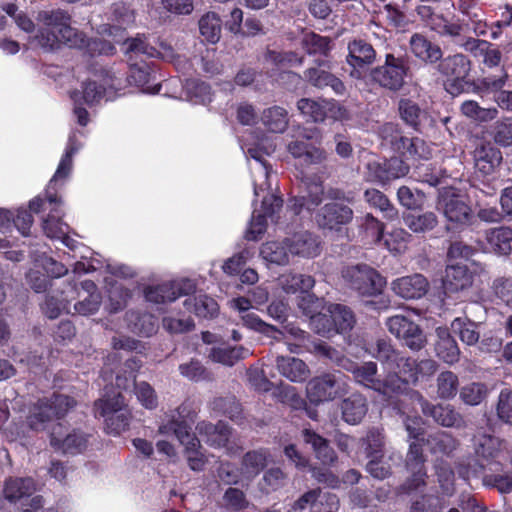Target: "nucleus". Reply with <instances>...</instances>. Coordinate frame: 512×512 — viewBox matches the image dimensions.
I'll return each instance as SVG.
<instances>
[{
	"mask_svg": "<svg viewBox=\"0 0 512 512\" xmlns=\"http://www.w3.org/2000/svg\"><path fill=\"white\" fill-rule=\"evenodd\" d=\"M243 153L254 160L250 166L254 188L253 212L246 231V239L256 241L266 231L267 220L277 223V212L282 207L283 200L268 192L270 189V170L265 156L275 150V145L261 131H253L240 142Z\"/></svg>",
	"mask_w": 512,
	"mask_h": 512,
	"instance_id": "obj_1",
	"label": "nucleus"
},
{
	"mask_svg": "<svg viewBox=\"0 0 512 512\" xmlns=\"http://www.w3.org/2000/svg\"><path fill=\"white\" fill-rule=\"evenodd\" d=\"M86 135L82 130L74 129L70 132L65 151L60 159L58 167L50 179L46 190L45 198L37 196L29 202V210L33 213L49 209V214L43 218L42 228L45 235L54 241H59L69 250L76 252L78 248H83L79 243L69 236V226L62 221V210L60 207L61 199L58 197V189L62 187L68 179L73 168V157L83 147L81 138Z\"/></svg>",
	"mask_w": 512,
	"mask_h": 512,
	"instance_id": "obj_2",
	"label": "nucleus"
},
{
	"mask_svg": "<svg viewBox=\"0 0 512 512\" xmlns=\"http://www.w3.org/2000/svg\"><path fill=\"white\" fill-rule=\"evenodd\" d=\"M160 48L161 50L155 48L144 34H137L135 37L127 38L122 45L129 65V73L126 76V80L130 84L142 88L144 93L151 95H156L160 92L161 84H150L155 79V72L151 62H147V59L174 56L173 49L169 44L161 42Z\"/></svg>",
	"mask_w": 512,
	"mask_h": 512,
	"instance_id": "obj_3",
	"label": "nucleus"
},
{
	"mask_svg": "<svg viewBox=\"0 0 512 512\" xmlns=\"http://www.w3.org/2000/svg\"><path fill=\"white\" fill-rule=\"evenodd\" d=\"M471 457L457 465V473L465 481L479 479L486 470L502 471L500 460L504 441L486 432H476L470 440Z\"/></svg>",
	"mask_w": 512,
	"mask_h": 512,
	"instance_id": "obj_4",
	"label": "nucleus"
},
{
	"mask_svg": "<svg viewBox=\"0 0 512 512\" xmlns=\"http://www.w3.org/2000/svg\"><path fill=\"white\" fill-rule=\"evenodd\" d=\"M341 276L345 285L358 295L371 297L364 305L374 311L389 307V300L382 295L386 280L377 270L366 264L348 265L342 268Z\"/></svg>",
	"mask_w": 512,
	"mask_h": 512,
	"instance_id": "obj_5",
	"label": "nucleus"
},
{
	"mask_svg": "<svg viewBox=\"0 0 512 512\" xmlns=\"http://www.w3.org/2000/svg\"><path fill=\"white\" fill-rule=\"evenodd\" d=\"M120 84V79L109 73H106L100 81L96 79L85 81L81 86V91H74L71 95L74 100L73 114L76 122L85 127L90 121L89 113L82 107V104L93 107L99 105L103 100H113Z\"/></svg>",
	"mask_w": 512,
	"mask_h": 512,
	"instance_id": "obj_6",
	"label": "nucleus"
},
{
	"mask_svg": "<svg viewBox=\"0 0 512 512\" xmlns=\"http://www.w3.org/2000/svg\"><path fill=\"white\" fill-rule=\"evenodd\" d=\"M74 405V399L63 394L39 398L29 407L27 424L32 430L43 431L54 420L64 417Z\"/></svg>",
	"mask_w": 512,
	"mask_h": 512,
	"instance_id": "obj_7",
	"label": "nucleus"
},
{
	"mask_svg": "<svg viewBox=\"0 0 512 512\" xmlns=\"http://www.w3.org/2000/svg\"><path fill=\"white\" fill-rule=\"evenodd\" d=\"M410 67L402 54L386 53L384 62L371 70L374 83L392 92L399 91L405 84Z\"/></svg>",
	"mask_w": 512,
	"mask_h": 512,
	"instance_id": "obj_8",
	"label": "nucleus"
},
{
	"mask_svg": "<svg viewBox=\"0 0 512 512\" xmlns=\"http://www.w3.org/2000/svg\"><path fill=\"white\" fill-rule=\"evenodd\" d=\"M95 415L104 418L107 432L113 435H119L125 431L131 418L125 399L120 392L107 395L96 401Z\"/></svg>",
	"mask_w": 512,
	"mask_h": 512,
	"instance_id": "obj_9",
	"label": "nucleus"
},
{
	"mask_svg": "<svg viewBox=\"0 0 512 512\" xmlns=\"http://www.w3.org/2000/svg\"><path fill=\"white\" fill-rule=\"evenodd\" d=\"M288 153L305 165H321L327 159V152L321 147V135L317 129L304 130L300 136L290 140Z\"/></svg>",
	"mask_w": 512,
	"mask_h": 512,
	"instance_id": "obj_10",
	"label": "nucleus"
},
{
	"mask_svg": "<svg viewBox=\"0 0 512 512\" xmlns=\"http://www.w3.org/2000/svg\"><path fill=\"white\" fill-rule=\"evenodd\" d=\"M380 135L395 152L407 159H428L431 154L424 140L402 135L394 123L383 124L380 128Z\"/></svg>",
	"mask_w": 512,
	"mask_h": 512,
	"instance_id": "obj_11",
	"label": "nucleus"
},
{
	"mask_svg": "<svg viewBox=\"0 0 512 512\" xmlns=\"http://www.w3.org/2000/svg\"><path fill=\"white\" fill-rule=\"evenodd\" d=\"M37 20L44 26L56 31L63 44L72 48H81L86 44L83 33L72 27L71 15L63 9L42 10L38 13Z\"/></svg>",
	"mask_w": 512,
	"mask_h": 512,
	"instance_id": "obj_12",
	"label": "nucleus"
},
{
	"mask_svg": "<svg viewBox=\"0 0 512 512\" xmlns=\"http://www.w3.org/2000/svg\"><path fill=\"white\" fill-rule=\"evenodd\" d=\"M197 290V283L190 278H179L164 281L144 288V298L152 304H166L176 301L182 296H191Z\"/></svg>",
	"mask_w": 512,
	"mask_h": 512,
	"instance_id": "obj_13",
	"label": "nucleus"
},
{
	"mask_svg": "<svg viewBox=\"0 0 512 512\" xmlns=\"http://www.w3.org/2000/svg\"><path fill=\"white\" fill-rule=\"evenodd\" d=\"M347 389L346 377L340 371L314 377L306 387L309 400L315 404L332 401L345 394Z\"/></svg>",
	"mask_w": 512,
	"mask_h": 512,
	"instance_id": "obj_14",
	"label": "nucleus"
},
{
	"mask_svg": "<svg viewBox=\"0 0 512 512\" xmlns=\"http://www.w3.org/2000/svg\"><path fill=\"white\" fill-rule=\"evenodd\" d=\"M409 168V165L400 157L381 159L371 155L365 163V178L369 182L386 185L393 180L405 177Z\"/></svg>",
	"mask_w": 512,
	"mask_h": 512,
	"instance_id": "obj_15",
	"label": "nucleus"
},
{
	"mask_svg": "<svg viewBox=\"0 0 512 512\" xmlns=\"http://www.w3.org/2000/svg\"><path fill=\"white\" fill-rule=\"evenodd\" d=\"M422 4L416 6L415 12L421 22L440 37L456 38L461 35L463 26L458 21H450L444 14L437 12L431 4L441 0H419Z\"/></svg>",
	"mask_w": 512,
	"mask_h": 512,
	"instance_id": "obj_16",
	"label": "nucleus"
},
{
	"mask_svg": "<svg viewBox=\"0 0 512 512\" xmlns=\"http://www.w3.org/2000/svg\"><path fill=\"white\" fill-rule=\"evenodd\" d=\"M478 58L482 59L485 68L494 69L495 73H486L481 80L484 88L490 91L501 90L508 79V73L502 62V52L500 49L488 41V47L481 50Z\"/></svg>",
	"mask_w": 512,
	"mask_h": 512,
	"instance_id": "obj_17",
	"label": "nucleus"
},
{
	"mask_svg": "<svg viewBox=\"0 0 512 512\" xmlns=\"http://www.w3.org/2000/svg\"><path fill=\"white\" fill-rule=\"evenodd\" d=\"M409 443L406 467L410 471L411 477L400 486L401 493L408 495L424 486L426 478L425 457L423 454V446L426 441H411Z\"/></svg>",
	"mask_w": 512,
	"mask_h": 512,
	"instance_id": "obj_18",
	"label": "nucleus"
},
{
	"mask_svg": "<svg viewBox=\"0 0 512 512\" xmlns=\"http://www.w3.org/2000/svg\"><path fill=\"white\" fill-rule=\"evenodd\" d=\"M63 285V288L56 287L49 290L45 300L40 304L42 313L49 319H56L64 312L70 313L71 300L75 295L82 297L76 283L68 281Z\"/></svg>",
	"mask_w": 512,
	"mask_h": 512,
	"instance_id": "obj_19",
	"label": "nucleus"
},
{
	"mask_svg": "<svg viewBox=\"0 0 512 512\" xmlns=\"http://www.w3.org/2000/svg\"><path fill=\"white\" fill-rule=\"evenodd\" d=\"M229 307L240 314L242 324L250 330L261 333L266 337H279L281 334L278 327L266 323L257 314L249 312L252 302L249 297L238 296L228 302Z\"/></svg>",
	"mask_w": 512,
	"mask_h": 512,
	"instance_id": "obj_20",
	"label": "nucleus"
},
{
	"mask_svg": "<svg viewBox=\"0 0 512 512\" xmlns=\"http://www.w3.org/2000/svg\"><path fill=\"white\" fill-rule=\"evenodd\" d=\"M346 371L352 373L356 383L384 396H390L389 381H387V378L385 380L379 378L378 367L375 362L368 361L359 364L351 360Z\"/></svg>",
	"mask_w": 512,
	"mask_h": 512,
	"instance_id": "obj_21",
	"label": "nucleus"
},
{
	"mask_svg": "<svg viewBox=\"0 0 512 512\" xmlns=\"http://www.w3.org/2000/svg\"><path fill=\"white\" fill-rule=\"evenodd\" d=\"M351 207L343 203L329 202L320 207L315 214V221L322 229L338 231L353 219Z\"/></svg>",
	"mask_w": 512,
	"mask_h": 512,
	"instance_id": "obj_22",
	"label": "nucleus"
},
{
	"mask_svg": "<svg viewBox=\"0 0 512 512\" xmlns=\"http://www.w3.org/2000/svg\"><path fill=\"white\" fill-rule=\"evenodd\" d=\"M502 159V152L495 143L487 140H480L476 143L473 160L477 174L483 177L494 175Z\"/></svg>",
	"mask_w": 512,
	"mask_h": 512,
	"instance_id": "obj_23",
	"label": "nucleus"
},
{
	"mask_svg": "<svg viewBox=\"0 0 512 512\" xmlns=\"http://www.w3.org/2000/svg\"><path fill=\"white\" fill-rule=\"evenodd\" d=\"M306 190L304 194L289 198L287 203V213L292 216H300L304 212L310 215L323 200L324 188L321 181H311L305 183Z\"/></svg>",
	"mask_w": 512,
	"mask_h": 512,
	"instance_id": "obj_24",
	"label": "nucleus"
},
{
	"mask_svg": "<svg viewBox=\"0 0 512 512\" xmlns=\"http://www.w3.org/2000/svg\"><path fill=\"white\" fill-rule=\"evenodd\" d=\"M440 203L443 205V212L449 222L460 226L472 225L474 216L471 208L464 198L450 188L440 194Z\"/></svg>",
	"mask_w": 512,
	"mask_h": 512,
	"instance_id": "obj_25",
	"label": "nucleus"
},
{
	"mask_svg": "<svg viewBox=\"0 0 512 512\" xmlns=\"http://www.w3.org/2000/svg\"><path fill=\"white\" fill-rule=\"evenodd\" d=\"M291 256L311 259L320 254L321 241L313 232L304 230L285 238Z\"/></svg>",
	"mask_w": 512,
	"mask_h": 512,
	"instance_id": "obj_26",
	"label": "nucleus"
},
{
	"mask_svg": "<svg viewBox=\"0 0 512 512\" xmlns=\"http://www.w3.org/2000/svg\"><path fill=\"white\" fill-rule=\"evenodd\" d=\"M394 366L387 375L390 395L400 392L407 384L417 381L416 360L405 357L401 353Z\"/></svg>",
	"mask_w": 512,
	"mask_h": 512,
	"instance_id": "obj_27",
	"label": "nucleus"
},
{
	"mask_svg": "<svg viewBox=\"0 0 512 512\" xmlns=\"http://www.w3.org/2000/svg\"><path fill=\"white\" fill-rule=\"evenodd\" d=\"M280 331L279 337H270L276 341H284L290 352L295 354L303 353L304 351L311 352L315 340L308 332L301 329L294 323H288L283 326Z\"/></svg>",
	"mask_w": 512,
	"mask_h": 512,
	"instance_id": "obj_28",
	"label": "nucleus"
},
{
	"mask_svg": "<svg viewBox=\"0 0 512 512\" xmlns=\"http://www.w3.org/2000/svg\"><path fill=\"white\" fill-rule=\"evenodd\" d=\"M472 273L465 264L457 262L449 264L443 278L444 294L450 297L452 294L462 292L472 285Z\"/></svg>",
	"mask_w": 512,
	"mask_h": 512,
	"instance_id": "obj_29",
	"label": "nucleus"
},
{
	"mask_svg": "<svg viewBox=\"0 0 512 512\" xmlns=\"http://www.w3.org/2000/svg\"><path fill=\"white\" fill-rule=\"evenodd\" d=\"M420 407L425 416L432 417L441 426L460 427L463 423L461 414L450 404H432L421 397Z\"/></svg>",
	"mask_w": 512,
	"mask_h": 512,
	"instance_id": "obj_30",
	"label": "nucleus"
},
{
	"mask_svg": "<svg viewBox=\"0 0 512 512\" xmlns=\"http://www.w3.org/2000/svg\"><path fill=\"white\" fill-rule=\"evenodd\" d=\"M409 49L420 62L434 65L443 56L441 47L421 33H414L409 39Z\"/></svg>",
	"mask_w": 512,
	"mask_h": 512,
	"instance_id": "obj_31",
	"label": "nucleus"
},
{
	"mask_svg": "<svg viewBox=\"0 0 512 512\" xmlns=\"http://www.w3.org/2000/svg\"><path fill=\"white\" fill-rule=\"evenodd\" d=\"M195 429L206 444L213 448L226 447L231 436V427L222 420L216 424L201 421L197 423Z\"/></svg>",
	"mask_w": 512,
	"mask_h": 512,
	"instance_id": "obj_32",
	"label": "nucleus"
},
{
	"mask_svg": "<svg viewBox=\"0 0 512 512\" xmlns=\"http://www.w3.org/2000/svg\"><path fill=\"white\" fill-rule=\"evenodd\" d=\"M428 281L421 274L397 278L392 282V290L404 299H420L428 291Z\"/></svg>",
	"mask_w": 512,
	"mask_h": 512,
	"instance_id": "obj_33",
	"label": "nucleus"
},
{
	"mask_svg": "<svg viewBox=\"0 0 512 512\" xmlns=\"http://www.w3.org/2000/svg\"><path fill=\"white\" fill-rule=\"evenodd\" d=\"M88 443V435L80 430H73L65 437L58 435L56 428L50 434V444L56 450L64 454L77 455L85 451Z\"/></svg>",
	"mask_w": 512,
	"mask_h": 512,
	"instance_id": "obj_34",
	"label": "nucleus"
},
{
	"mask_svg": "<svg viewBox=\"0 0 512 512\" xmlns=\"http://www.w3.org/2000/svg\"><path fill=\"white\" fill-rule=\"evenodd\" d=\"M437 71L446 78L466 79L471 70V62L469 58L462 54L456 53L441 57L437 62Z\"/></svg>",
	"mask_w": 512,
	"mask_h": 512,
	"instance_id": "obj_35",
	"label": "nucleus"
},
{
	"mask_svg": "<svg viewBox=\"0 0 512 512\" xmlns=\"http://www.w3.org/2000/svg\"><path fill=\"white\" fill-rule=\"evenodd\" d=\"M36 490L35 482L31 477L11 478L6 481L4 494L10 502L20 501L22 506L30 508V498Z\"/></svg>",
	"mask_w": 512,
	"mask_h": 512,
	"instance_id": "obj_36",
	"label": "nucleus"
},
{
	"mask_svg": "<svg viewBox=\"0 0 512 512\" xmlns=\"http://www.w3.org/2000/svg\"><path fill=\"white\" fill-rule=\"evenodd\" d=\"M435 332L437 337L435 352L438 358L450 365L458 362L460 348L450 330L446 327H438Z\"/></svg>",
	"mask_w": 512,
	"mask_h": 512,
	"instance_id": "obj_37",
	"label": "nucleus"
},
{
	"mask_svg": "<svg viewBox=\"0 0 512 512\" xmlns=\"http://www.w3.org/2000/svg\"><path fill=\"white\" fill-rule=\"evenodd\" d=\"M342 419L349 425L359 424L368 411L367 399L359 394L354 393L343 399L340 404Z\"/></svg>",
	"mask_w": 512,
	"mask_h": 512,
	"instance_id": "obj_38",
	"label": "nucleus"
},
{
	"mask_svg": "<svg viewBox=\"0 0 512 512\" xmlns=\"http://www.w3.org/2000/svg\"><path fill=\"white\" fill-rule=\"evenodd\" d=\"M251 354V350L243 345H220L211 347L208 357L215 363L231 367Z\"/></svg>",
	"mask_w": 512,
	"mask_h": 512,
	"instance_id": "obj_39",
	"label": "nucleus"
},
{
	"mask_svg": "<svg viewBox=\"0 0 512 512\" xmlns=\"http://www.w3.org/2000/svg\"><path fill=\"white\" fill-rule=\"evenodd\" d=\"M398 110L403 122L417 132H421L428 120V112L410 100L401 99L399 101Z\"/></svg>",
	"mask_w": 512,
	"mask_h": 512,
	"instance_id": "obj_40",
	"label": "nucleus"
},
{
	"mask_svg": "<svg viewBox=\"0 0 512 512\" xmlns=\"http://www.w3.org/2000/svg\"><path fill=\"white\" fill-rule=\"evenodd\" d=\"M276 367L279 373L291 382L305 381L309 375L305 362L292 356H277Z\"/></svg>",
	"mask_w": 512,
	"mask_h": 512,
	"instance_id": "obj_41",
	"label": "nucleus"
},
{
	"mask_svg": "<svg viewBox=\"0 0 512 512\" xmlns=\"http://www.w3.org/2000/svg\"><path fill=\"white\" fill-rule=\"evenodd\" d=\"M192 424L186 420L176 421L167 420L166 423L160 425L159 432L161 434H174L181 445L186 447H194L200 441L195 433L192 432Z\"/></svg>",
	"mask_w": 512,
	"mask_h": 512,
	"instance_id": "obj_42",
	"label": "nucleus"
},
{
	"mask_svg": "<svg viewBox=\"0 0 512 512\" xmlns=\"http://www.w3.org/2000/svg\"><path fill=\"white\" fill-rule=\"evenodd\" d=\"M181 97L192 104L206 105L212 101L211 87L199 79H185L182 84Z\"/></svg>",
	"mask_w": 512,
	"mask_h": 512,
	"instance_id": "obj_43",
	"label": "nucleus"
},
{
	"mask_svg": "<svg viewBox=\"0 0 512 512\" xmlns=\"http://www.w3.org/2000/svg\"><path fill=\"white\" fill-rule=\"evenodd\" d=\"M301 47L309 56H318V59H327L332 50V40L313 31L303 34Z\"/></svg>",
	"mask_w": 512,
	"mask_h": 512,
	"instance_id": "obj_44",
	"label": "nucleus"
},
{
	"mask_svg": "<svg viewBox=\"0 0 512 512\" xmlns=\"http://www.w3.org/2000/svg\"><path fill=\"white\" fill-rule=\"evenodd\" d=\"M187 312L194 313L199 318L211 319L219 312L218 303L206 294L195 297L187 296L183 302Z\"/></svg>",
	"mask_w": 512,
	"mask_h": 512,
	"instance_id": "obj_45",
	"label": "nucleus"
},
{
	"mask_svg": "<svg viewBox=\"0 0 512 512\" xmlns=\"http://www.w3.org/2000/svg\"><path fill=\"white\" fill-rule=\"evenodd\" d=\"M209 406L214 414L226 416L236 424H240L243 420L241 404L233 395L215 397Z\"/></svg>",
	"mask_w": 512,
	"mask_h": 512,
	"instance_id": "obj_46",
	"label": "nucleus"
},
{
	"mask_svg": "<svg viewBox=\"0 0 512 512\" xmlns=\"http://www.w3.org/2000/svg\"><path fill=\"white\" fill-rule=\"evenodd\" d=\"M348 63L353 67L362 68L371 64L376 57L373 46L362 39H355L348 44Z\"/></svg>",
	"mask_w": 512,
	"mask_h": 512,
	"instance_id": "obj_47",
	"label": "nucleus"
},
{
	"mask_svg": "<svg viewBox=\"0 0 512 512\" xmlns=\"http://www.w3.org/2000/svg\"><path fill=\"white\" fill-rule=\"evenodd\" d=\"M489 248L497 255L507 256L512 251V228L501 226L486 233Z\"/></svg>",
	"mask_w": 512,
	"mask_h": 512,
	"instance_id": "obj_48",
	"label": "nucleus"
},
{
	"mask_svg": "<svg viewBox=\"0 0 512 512\" xmlns=\"http://www.w3.org/2000/svg\"><path fill=\"white\" fill-rule=\"evenodd\" d=\"M130 330L139 336L150 337L158 329V321L150 313L130 311L126 314Z\"/></svg>",
	"mask_w": 512,
	"mask_h": 512,
	"instance_id": "obj_49",
	"label": "nucleus"
},
{
	"mask_svg": "<svg viewBox=\"0 0 512 512\" xmlns=\"http://www.w3.org/2000/svg\"><path fill=\"white\" fill-rule=\"evenodd\" d=\"M451 332L468 346L475 345L480 338L479 324L468 317H456L450 325Z\"/></svg>",
	"mask_w": 512,
	"mask_h": 512,
	"instance_id": "obj_50",
	"label": "nucleus"
},
{
	"mask_svg": "<svg viewBox=\"0 0 512 512\" xmlns=\"http://www.w3.org/2000/svg\"><path fill=\"white\" fill-rule=\"evenodd\" d=\"M278 285L288 294L302 293L310 291L315 285V280L310 275L285 273L278 278Z\"/></svg>",
	"mask_w": 512,
	"mask_h": 512,
	"instance_id": "obj_51",
	"label": "nucleus"
},
{
	"mask_svg": "<svg viewBox=\"0 0 512 512\" xmlns=\"http://www.w3.org/2000/svg\"><path fill=\"white\" fill-rule=\"evenodd\" d=\"M260 255L267 263L279 266L289 264L291 256L285 239L282 242L269 241L264 243L261 246Z\"/></svg>",
	"mask_w": 512,
	"mask_h": 512,
	"instance_id": "obj_52",
	"label": "nucleus"
},
{
	"mask_svg": "<svg viewBox=\"0 0 512 512\" xmlns=\"http://www.w3.org/2000/svg\"><path fill=\"white\" fill-rule=\"evenodd\" d=\"M269 453L265 449L252 450L244 454L241 461L242 474L254 478L267 466Z\"/></svg>",
	"mask_w": 512,
	"mask_h": 512,
	"instance_id": "obj_53",
	"label": "nucleus"
},
{
	"mask_svg": "<svg viewBox=\"0 0 512 512\" xmlns=\"http://www.w3.org/2000/svg\"><path fill=\"white\" fill-rule=\"evenodd\" d=\"M403 219L405 225L414 233H427L438 225V217L433 211L408 213Z\"/></svg>",
	"mask_w": 512,
	"mask_h": 512,
	"instance_id": "obj_54",
	"label": "nucleus"
},
{
	"mask_svg": "<svg viewBox=\"0 0 512 512\" xmlns=\"http://www.w3.org/2000/svg\"><path fill=\"white\" fill-rule=\"evenodd\" d=\"M360 445L364 450L366 458L383 457L385 446L383 429L378 427L370 428L365 437L361 439Z\"/></svg>",
	"mask_w": 512,
	"mask_h": 512,
	"instance_id": "obj_55",
	"label": "nucleus"
},
{
	"mask_svg": "<svg viewBox=\"0 0 512 512\" xmlns=\"http://www.w3.org/2000/svg\"><path fill=\"white\" fill-rule=\"evenodd\" d=\"M459 442L450 433L438 431L430 434L426 439V445L433 454L450 455L456 450Z\"/></svg>",
	"mask_w": 512,
	"mask_h": 512,
	"instance_id": "obj_56",
	"label": "nucleus"
},
{
	"mask_svg": "<svg viewBox=\"0 0 512 512\" xmlns=\"http://www.w3.org/2000/svg\"><path fill=\"white\" fill-rule=\"evenodd\" d=\"M371 354L381 363L384 370L388 373L391 368L395 367L394 365L396 360L399 359L401 352L396 350L389 340L381 338L378 339L372 347Z\"/></svg>",
	"mask_w": 512,
	"mask_h": 512,
	"instance_id": "obj_57",
	"label": "nucleus"
},
{
	"mask_svg": "<svg viewBox=\"0 0 512 512\" xmlns=\"http://www.w3.org/2000/svg\"><path fill=\"white\" fill-rule=\"evenodd\" d=\"M329 313L332 314L336 334H346L353 329L356 319L353 311L348 306L333 304L329 308Z\"/></svg>",
	"mask_w": 512,
	"mask_h": 512,
	"instance_id": "obj_58",
	"label": "nucleus"
},
{
	"mask_svg": "<svg viewBox=\"0 0 512 512\" xmlns=\"http://www.w3.org/2000/svg\"><path fill=\"white\" fill-rule=\"evenodd\" d=\"M325 99L318 100L310 98H301L297 102V108L306 119L314 123H321L326 120Z\"/></svg>",
	"mask_w": 512,
	"mask_h": 512,
	"instance_id": "obj_59",
	"label": "nucleus"
},
{
	"mask_svg": "<svg viewBox=\"0 0 512 512\" xmlns=\"http://www.w3.org/2000/svg\"><path fill=\"white\" fill-rule=\"evenodd\" d=\"M261 120L271 132L283 133L288 126V112L280 106H273L263 111Z\"/></svg>",
	"mask_w": 512,
	"mask_h": 512,
	"instance_id": "obj_60",
	"label": "nucleus"
},
{
	"mask_svg": "<svg viewBox=\"0 0 512 512\" xmlns=\"http://www.w3.org/2000/svg\"><path fill=\"white\" fill-rule=\"evenodd\" d=\"M221 19L214 12H208L199 20V31L205 41L215 44L221 36Z\"/></svg>",
	"mask_w": 512,
	"mask_h": 512,
	"instance_id": "obj_61",
	"label": "nucleus"
},
{
	"mask_svg": "<svg viewBox=\"0 0 512 512\" xmlns=\"http://www.w3.org/2000/svg\"><path fill=\"white\" fill-rule=\"evenodd\" d=\"M413 177L418 181L437 187L443 182V170L432 163H419L413 170Z\"/></svg>",
	"mask_w": 512,
	"mask_h": 512,
	"instance_id": "obj_62",
	"label": "nucleus"
},
{
	"mask_svg": "<svg viewBox=\"0 0 512 512\" xmlns=\"http://www.w3.org/2000/svg\"><path fill=\"white\" fill-rule=\"evenodd\" d=\"M364 199L371 207L379 209L385 218L389 220L397 218V209L390 203L383 192L377 189H367L364 192Z\"/></svg>",
	"mask_w": 512,
	"mask_h": 512,
	"instance_id": "obj_63",
	"label": "nucleus"
},
{
	"mask_svg": "<svg viewBox=\"0 0 512 512\" xmlns=\"http://www.w3.org/2000/svg\"><path fill=\"white\" fill-rule=\"evenodd\" d=\"M483 485L497 489L501 494L512 491V472L489 471L480 476Z\"/></svg>",
	"mask_w": 512,
	"mask_h": 512,
	"instance_id": "obj_64",
	"label": "nucleus"
}]
</instances>
